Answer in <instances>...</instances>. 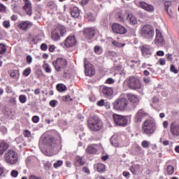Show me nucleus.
Returning <instances> with one entry per match:
<instances>
[{"label": "nucleus", "instance_id": "1", "mask_svg": "<svg viewBox=\"0 0 179 179\" xmlns=\"http://www.w3.org/2000/svg\"><path fill=\"white\" fill-rule=\"evenodd\" d=\"M126 84L127 87L131 90H141L142 89V82L138 77L130 76L126 80Z\"/></svg>", "mask_w": 179, "mask_h": 179}, {"label": "nucleus", "instance_id": "2", "mask_svg": "<svg viewBox=\"0 0 179 179\" xmlns=\"http://www.w3.org/2000/svg\"><path fill=\"white\" fill-rule=\"evenodd\" d=\"M143 133L145 135H152L156 131V123L153 120H146L142 126Z\"/></svg>", "mask_w": 179, "mask_h": 179}, {"label": "nucleus", "instance_id": "3", "mask_svg": "<svg viewBox=\"0 0 179 179\" xmlns=\"http://www.w3.org/2000/svg\"><path fill=\"white\" fill-rule=\"evenodd\" d=\"M113 108L117 111H125L128 108V99L120 98L113 102Z\"/></svg>", "mask_w": 179, "mask_h": 179}, {"label": "nucleus", "instance_id": "4", "mask_svg": "<svg viewBox=\"0 0 179 179\" xmlns=\"http://www.w3.org/2000/svg\"><path fill=\"white\" fill-rule=\"evenodd\" d=\"M52 65L57 72H61L62 69H65L68 66V61L65 58L59 57L52 62Z\"/></svg>", "mask_w": 179, "mask_h": 179}, {"label": "nucleus", "instance_id": "5", "mask_svg": "<svg viewBox=\"0 0 179 179\" xmlns=\"http://www.w3.org/2000/svg\"><path fill=\"white\" fill-rule=\"evenodd\" d=\"M113 118L115 125L117 127H127L128 125V117L118 114H114Z\"/></svg>", "mask_w": 179, "mask_h": 179}, {"label": "nucleus", "instance_id": "6", "mask_svg": "<svg viewBox=\"0 0 179 179\" xmlns=\"http://www.w3.org/2000/svg\"><path fill=\"white\" fill-rule=\"evenodd\" d=\"M141 35L146 38H153V36H155L153 27L150 24L144 25L141 29Z\"/></svg>", "mask_w": 179, "mask_h": 179}, {"label": "nucleus", "instance_id": "7", "mask_svg": "<svg viewBox=\"0 0 179 179\" xmlns=\"http://www.w3.org/2000/svg\"><path fill=\"white\" fill-rule=\"evenodd\" d=\"M5 160L9 164H16L17 163V154L12 150H8L5 154Z\"/></svg>", "mask_w": 179, "mask_h": 179}, {"label": "nucleus", "instance_id": "8", "mask_svg": "<svg viewBox=\"0 0 179 179\" xmlns=\"http://www.w3.org/2000/svg\"><path fill=\"white\" fill-rule=\"evenodd\" d=\"M88 126L92 131H100L103 127V122L99 119L92 118L88 121Z\"/></svg>", "mask_w": 179, "mask_h": 179}, {"label": "nucleus", "instance_id": "9", "mask_svg": "<svg viewBox=\"0 0 179 179\" xmlns=\"http://www.w3.org/2000/svg\"><path fill=\"white\" fill-rule=\"evenodd\" d=\"M84 66H85V73L86 76H94L96 71L93 64L87 62V59H84Z\"/></svg>", "mask_w": 179, "mask_h": 179}, {"label": "nucleus", "instance_id": "10", "mask_svg": "<svg viewBox=\"0 0 179 179\" xmlns=\"http://www.w3.org/2000/svg\"><path fill=\"white\" fill-rule=\"evenodd\" d=\"M43 144L47 146L48 150H52L55 148V139L51 136H47L43 138Z\"/></svg>", "mask_w": 179, "mask_h": 179}, {"label": "nucleus", "instance_id": "11", "mask_svg": "<svg viewBox=\"0 0 179 179\" xmlns=\"http://www.w3.org/2000/svg\"><path fill=\"white\" fill-rule=\"evenodd\" d=\"M112 30L117 34H127V29L120 24H113L112 25Z\"/></svg>", "mask_w": 179, "mask_h": 179}, {"label": "nucleus", "instance_id": "12", "mask_svg": "<svg viewBox=\"0 0 179 179\" xmlns=\"http://www.w3.org/2000/svg\"><path fill=\"white\" fill-rule=\"evenodd\" d=\"M155 43L157 45H164V38H163V34L159 29H156V38L155 39Z\"/></svg>", "mask_w": 179, "mask_h": 179}, {"label": "nucleus", "instance_id": "13", "mask_svg": "<svg viewBox=\"0 0 179 179\" xmlns=\"http://www.w3.org/2000/svg\"><path fill=\"white\" fill-rule=\"evenodd\" d=\"M170 132L173 136H179V124L177 122H173L170 125Z\"/></svg>", "mask_w": 179, "mask_h": 179}, {"label": "nucleus", "instance_id": "14", "mask_svg": "<svg viewBox=\"0 0 179 179\" xmlns=\"http://www.w3.org/2000/svg\"><path fill=\"white\" fill-rule=\"evenodd\" d=\"M139 6L142 9H144V10L149 12V13H153V12H155V6L152 4L147 3L145 1H141L139 3Z\"/></svg>", "mask_w": 179, "mask_h": 179}, {"label": "nucleus", "instance_id": "15", "mask_svg": "<svg viewBox=\"0 0 179 179\" xmlns=\"http://www.w3.org/2000/svg\"><path fill=\"white\" fill-rule=\"evenodd\" d=\"M64 45L67 48L76 45V38L75 36H68L64 42Z\"/></svg>", "mask_w": 179, "mask_h": 179}, {"label": "nucleus", "instance_id": "16", "mask_svg": "<svg viewBox=\"0 0 179 179\" xmlns=\"http://www.w3.org/2000/svg\"><path fill=\"white\" fill-rule=\"evenodd\" d=\"M96 31L92 28H87L84 30V36L87 40H92L94 37Z\"/></svg>", "mask_w": 179, "mask_h": 179}, {"label": "nucleus", "instance_id": "17", "mask_svg": "<svg viewBox=\"0 0 179 179\" xmlns=\"http://www.w3.org/2000/svg\"><path fill=\"white\" fill-rule=\"evenodd\" d=\"M145 117H148V113H146L143 109H140L135 116V120L136 122H141Z\"/></svg>", "mask_w": 179, "mask_h": 179}, {"label": "nucleus", "instance_id": "18", "mask_svg": "<svg viewBox=\"0 0 179 179\" xmlns=\"http://www.w3.org/2000/svg\"><path fill=\"white\" fill-rule=\"evenodd\" d=\"M142 55L145 58H149L150 55H152V49L148 45H143L141 47Z\"/></svg>", "mask_w": 179, "mask_h": 179}, {"label": "nucleus", "instance_id": "19", "mask_svg": "<svg viewBox=\"0 0 179 179\" xmlns=\"http://www.w3.org/2000/svg\"><path fill=\"white\" fill-rule=\"evenodd\" d=\"M25 2L24 6V9L29 16H31V14L33 13V8L31 7V3L29 1V0H24Z\"/></svg>", "mask_w": 179, "mask_h": 179}, {"label": "nucleus", "instance_id": "20", "mask_svg": "<svg viewBox=\"0 0 179 179\" xmlns=\"http://www.w3.org/2000/svg\"><path fill=\"white\" fill-rule=\"evenodd\" d=\"M102 93L103 96H105V97H110L113 96V94L114 93V90L113 89V87H103Z\"/></svg>", "mask_w": 179, "mask_h": 179}, {"label": "nucleus", "instance_id": "21", "mask_svg": "<svg viewBox=\"0 0 179 179\" xmlns=\"http://www.w3.org/2000/svg\"><path fill=\"white\" fill-rule=\"evenodd\" d=\"M127 20H128L131 26H136V24H138V19L132 14H128Z\"/></svg>", "mask_w": 179, "mask_h": 179}, {"label": "nucleus", "instance_id": "22", "mask_svg": "<svg viewBox=\"0 0 179 179\" xmlns=\"http://www.w3.org/2000/svg\"><path fill=\"white\" fill-rule=\"evenodd\" d=\"M18 27L21 29V30H24L26 31L27 30V29H30V27H31V22H29V21H24L20 22L18 24Z\"/></svg>", "mask_w": 179, "mask_h": 179}, {"label": "nucleus", "instance_id": "23", "mask_svg": "<svg viewBox=\"0 0 179 179\" xmlns=\"http://www.w3.org/2000/svg\"><path fill=\"white\" fill-rule=\"evenodd\" d=\"M127 97H128V100H129V101H130V103H132L133 104H135L136 106V104H138L139 99H138L136 95L132 94H128Z\"/></svg>", "mask_w": 179, "mask_h": 179}, {"label": "nucleus", "instance_id": "24", "mask_svg": "<svg viewBox=\"0 0 179 179\" xmlns=\"http://www.w3.org/2000/svg\"><path fill=\"white\" fill-rule=\"evenodd\" d=\"M71 15L72 17L78 18L79 16H80V10L78 7H73L71 10Z\"/></svg>", "mask_w": 179, "mask_h": 179}, {"label": "nucleus", "instance_id": "25", "mask_svg": "<svg viewBox=\"0 0 179 179\" xmlns=\"http://www.w3.org/2000/svg\"><path fill=\"white\" fill-rule=\"evenodd\" d=\"M8 148L9 147L8 143L5 142H0V156H1V155H3V153H5V151L7 150Z\"/></svg>", "mask_w": 179, "mask_h": 179}, {"label": "nucleus", "instance_id": "26", "mask_svg": "<svg viewBox=\"0 0 179 179\" xmlns=\"http://www.w3.org/2000/svg\"><path fill=\"white\" fill-rule=\"evenodd\" d=\"M75 164L76 166H77V167H79V166H84L85 161L83 160V157L80 156H77L76 157Z\"/></svg>", "mask_w": 179, "mask_h": 179}, {"label": "nucleus", "instance_id": "27", "mask_svg": "<svg viewBox=\"0 0 179 179\" xmlns=\"http://www.w3.org/2000/svg\"><path fill=\"white\" fill-rule=\"evenodd\" d=\"M115 18L120 22H124L125 19V15H124V13H122V11L120 10L116 13Z\"/></svg>", "mask_w": 179, "mask_h": 179}, {"label": "nucleus", "instance_id": "28", "mask_svg": "<svg viewBox=\"0 0 179 179\" xmlns=\"http://www.w3.org/2000/svg\"><path fill=\"white\" fill-rule=\"evenodd\" d=\"M51 37L52 40H54L55 41H58V40L61 38V37L59 36V33L57 30H55L52 32Z\"/></svg>", "mask_w": 179, "mask_h": 179}, {"label": "nucleus", "instance_id": "29", "mask_svg": "<svg viewBox=\"0 0 179 179\" xmlns=\"http://www.w3.org/2000/svg\"><path fill=\"white\" fill-rule=\"evenodd\" d=\"M20 76V73H19L18 70H13L10 73V76L13 79H19Z\"/></svg>", "mask_w": 179, "mask_h": 179}, {"label": "nucleus", "instance_id": "30", "mask_svg": "<svg viewBox=\"0 0 179 179\" xmlns=\"http://www.w3.org/2000/svg\"><path fill=\"white\" fill-rule=\"evenodd\" d=\"M86 152L87 153H90V155H92L94 153H96L97 152V150L92 145H90L87 148Z\"/></svg>", "mask_w": 179, "mask_h": 179}, {"label": "nucleus", "instance_id": "31", "mask_svg": "<svg viewBox=\"0 0 179 179\" xmlns=\"http://www.w3.org/2000/svg\"><path fill=\"white\" fill-rule=\"evenodd\" d=\"M57 90L60 92H65L66 90V86L64 84H58L57 85Z\"/></svg>", "mask_w": 179, "mask_h": 179}, {"label": "nucleus", "instance_id": "32", "mask_svg": "<svg viewBox=\"0 0 179 179\" xmlns=\"http://www.w3.org/2000/svg\"><path fill=\"white\" fill-rule=\"evenodd\" d=\"M96 169L99 173H101L104 171V170H106V166H104V164L99 163L97 164Z\"/></svg>", "mask_w": 179, "mask_h": 179}, {"label": "nucleus", "instance_id": "33", "mask_svg": "<svg viewBox=\"0 0 179 179\" xmlns=\"http://www.w3.org/2000/svg\"><path fill=\"white\" fill-rule=\"evenodd\" d=\"M167 174L171 176L174 174V167L171 165H169L166 168Z\"/></svg>", "mask_w": 179, "mask_h": 179}, {"label": "nucleus", "instance_id": "34", "mask_svg": "<svg viewBox=\"0 0 179 179\" xmlns=\"http://www.w3.org/2000/svg\"><path fill=\"white\" fill-rule=\"evenodd\" d=\"M112 44L114 45V47H117V48H122V47L125 46V43H120L117 42V41H113Z\"/></svg>", "mask_w": 179, "mask_h": 179}, {"label": "nucleus", "instance_id": "35", "mask_svg": "<svg viewBox=\"0 0 179 179\" xmlns=\"http://www.w3.org/2000/svg\"><path fill=\"white\" fill-rule=\"evenodd\" d=\"M43 69H45L47 73H51V69L50 68V65L47 63L43 64Z\"/></svg>", "mask_w": 179, "mask_h": 179}, {"label": "nucleus", "instance_id": "36", "mask_svg": "<svg viewBox=\"0 0 179 179\" xmlns=\"http://www.w3.org/2000/svg\"><path fill=\"white\" fill-rule=\"evenodd\" d=\"M87 18L90 22H94L96 20V17L92 14V13H89L87 14Z\"/></svg>", "mask_w": 179, "mask_h": 179}, {"label": "nucleus", "instance_id": "37", "mask_svg": "<svg viewBox=\"0 0 179 179\" xmlns=\"http://www.w3.org/2000/svg\"><path fill=\"white\" fill-rule=\"evenodd\" d=\"M6 52V45L3 43H0V54H5Z\"/></svg>", "mask_w": 179, "mask_h": 179}, {"label": "nucleus", "instance_id": "38", "mask_svg": "<svg viewBox=\"0 0 179 179\" xmlns=\"http://www.w3.org/2000/svg\"><path fill=\"white\" fill-rule=\"evenodd\" d=\"M48 7L50 8V9H57V4L54 1H49L48 3Z\"/></svg>", "mask_w": 179, "mask_h": 179}, {"label": "nucleus", "instance_id": "39", "mask_svg": "<svg viewBox=\"0 0 179 179\" xmlns=\"http://www.w3.org/2000/svg\"><path fill=\"white\" fill-rule=\"evenodd\" d=\"M110 143L111 145H113V146H114L115 148H118L120 146V143H118L117 140L113 139V138L110 139Z\"/></svg>", "mask_w": 179, "mask_h": 179}, {"label": "nucleus", "instance_id": "40", "mask_svg": "<svg viewBox=\"0 0 179 179\" xmlns=\"http://www.w3.org/2000/svg\"><path fill=\"white\" fill-rule=\"evenodd\" d=\"M165 5V10H166L167 13H169V8L171 6V1H166L164 3Z\"/></svg>", "mask_w": 179, "mask_h": 179}, {"label": "nucleus", "instance_id": "41", "mask_svg": "<svg viewBox=\"0 0 179 179\" xmlns=\"http://www.w3.org/2000/svg\"><path fill=\"white\" fill-rule=\"evenodd\" d=\"M3 26L4 29H9V27H10V21L4 20L3 22Z\"/></svg>", "mask_w": 179, "mask_h": 179}, {"label": "nucleus", "instance_id": "42", "mask_svg": "<svg viewBox=\"0 0 179 179\" xmlns=\"http://www.w3.org/2000/svg\"><path fill=\"white\" fill-rule=\"evenodd\" d=\"M31 73V69L30 68H27L23 71L22 75H24V76H29Z\"/></svg>", "mask_w": 179, "mask_h": 179}, {"label": "nucleus", "instance_id": "43", "mask_svg": "<svg viewBox=\"0 0 179 179\" xmlns=\"http://www.w3.org/2000/svg\"><path fill=\"white\" fill-rule=\"evenodd\" d=\"M19 101L22 103L24 104L27 101V98L25 95H20L19 96Z\"/></svg>", "mask_w": 179, "mask_h": 179}, {"label": "nucleus", "instance_id": "44", "mask_svg": "<svg viewBox=\"0 0 179 179\" xmlns=\"http://www.w3.org/2000/svg\"><path fill=\"white\" fill-rule=\"evenodd\" d=\"M62 160H59L57 161V163H55L53 164V167H55V169H58V167H61V165L62 164Z\"/></svg>", "mask_w": 179, "mask_h": 179}, {"label": "nucleus", "instance_id": "45", "mask_svg": "<svg viewBox=\"0 0 179 179\" xmlns=\"http://www.w3.org/2000/svg\"><path fill=\"white\" fill-rule=\"evenodd\" d=\"M141 145L143 148H149V145H150V143H149V141H143Z\"/></svg>", "mask_w": 179, "mask_h": 179}, {"label": "nucleus", "instance_id": "46", "mask_svg": "<svg viewBox=\"0 0 179 179\" xmlns=\"http://www.w3.org/2000/svg\"><path fill=\"white\" fill-rule=\"evenodd\" d=\"M170 71H171V72H173V73H178V70H177V69H176V66H174L173 64L171 65Z\"/></svg>", "mask_w": 179, "mask_h": 179}, {"label": "nucleus", "instance_id": "47", "mask_svg": "<svg viewBox=\"0 0 179 179\" xmlns=\"http://www.w3.org/2000/svg\"><path fill=\"white\" fill-rule=\"evenodd\" d=\"M10 174H11V177H14V178H16V177L19 176V172L16 170H13Z\"/></svg>", "mask_w": 179, "mask_h": 179}, {"label": "nucleus", "instance_id": "48", "mask_svg": "<svg viewBox=\"0 0 179 179\" xmlns=\"http://www.w3.org/2000/svg\"><path fill=\"white\" fill-rule=\"evenodd\" d=\"M94 52H96V54H98V55L101 54V48L99 46H95Z\"/></svg>", "mask_w": 179, "mask_h": 179}, {"label": "nucleus", "instance_id": "49", "mask_svg": "<svg viewBox=\"0 0 179 179\" xmlns=\"http://www.w3.org/2000/svg\"><path fill=\"white\" fill-rule=\"evenodd\" d=\"M40 121V117L37 115H35L32 117V122H34L35 124H37Z\"/></svg>", "mask_w": 179, "mask_h": 179}, {"label": "nucleus", "instance_id": "50", "mask_svg": "<svg viewBox=\"0 0 179 179\" xmlns=\"http://www.w3.org/2000/svg\"><path fill=\"white\" fill-rule=\"evenodd\" d=\"M62 100H63V101H69V100H72V99H71V96L66 95L62 97Z\"/></svg>", "mask_w": 179, "mask_h": 179}, {"label": "nucleus", "instance_id": "51", "mask_svg": "<svg viewBox=\"0 0 179 179\" xmlns=\"http://www.w3.org/2000/svg\"><path fill=\"white\" fill-rule=\"evenodd\" d=\"M48 46H47V44L45 43H42L41 45V50H42V51H47V49H48Z\"/></svg>", "mask_w": 179, "mask_h": 179}, {"label": "nucleus", "instance_id": "52", "mask_svg": "<svg viewBox=\"0 0 179 179\" xmlns=\"http://www.w3.org/2000/svg\"><path fill=\"white\" fill-rule=\"evenodd\" d=\"M6 7L3 4L0 3V12L3 13V12H6Z\"/></svg>", "mask_w": 179, "mask_h": 179}, {"label": "nucleus", "instance_id": "53", "mask_svg": "<svg viewBox=\"0 0 179 179\" xmlns=\"http://www.w3.org/2000/svg\"><path fill=\"white\" fill-rule=\"evenodd\" d=\"M61 36H64L65 33H66V29H65V27H62L59 30Z\"/></svg>", "mask_w": 179, "mask_h": 179}, {"label": "nucleus", "instance_id": "54", "mask_svg": "<svg viewBox=\"0 0 179 179\" xmlns=\"http://www.w3.org/2000/svg\"><path fill=\"white\" fill-rule=\"evenodd\" d=\"M31 135V133H30V131L29 130H25L24 133V136L26 138H29V136Z\"/></svg>", "mask_w": 179, "mask_h": 179}, {"label": "nucleus", "instance_id": "55", "mask_svg": "<svg viewBox=\"0 0 179 179\" xmlns=\"http://www.w3.org/2000/svg\"><path fill=\"white\" fill-rule=\"evenodd\" d=\"M115 80L114 79L110 78H108L106 80V83H108V85H113V83H114Z\"/></svg>", "mask_w": 179, "mask_h": 179}, {"label": "nucleus", "instance_id": "56", "mask_svg": "<svg viewBox=\"0 0 179 179\" xmlns=\"http://www.w3.org/2000/svg\"><path fill=\"white\" fill-rule=\"evenodd\" d=\"M33 61V57H31L30 55L27 56V62L28 64H31Z\"/></svg>", "mask_w": 179, "mask_h": 179}, {"label": "nucleus", "instance_id": "57", "mask_svg": "<svg viewBox=\"0 0 179 179\" xmlns=\"http://www.w3.org/2000/svg\"><path fill=\"white\" fill-rule=\"evenodd\" d=\"M83 171L84 173H85L86 174H90V171L89 169H88L87 167H86V166H84V167L83 168Z\"/></svg>", "mask_w": 179, "mask_h": 179}, {"label": "nucleus", "instance_id": "58", "mask_svg": "<svg viewBox=\"0 0 179 179\" xmlns=\"http://www.w3.org/2000/svg\"><path fill=\"white\" fill-rule=\"evenodd\" d=\"M50 106H51V107H55V106H57V101L55 100H52L50 101Z\"/></svg>", "mask_w": 179, "mask_h": 179}, {"label": "nucleus", "instance_id": "59", "mask_svg": "<svg viewBox=\"0 0 179 179\" xmlns=\"http://www.w3.org/2000/svg\"><path fill=\"white\" fill-rule=\"evenodd\" d=\"M97 106L99 107H102V106H104V99H101V101H99L97 102Z\"/></svg>", "mask_w": 179, "mask_h": 179}, {"label": "nucleus", "instance_id": "60", "mask_svg": "<svg viewBox=\"0 0 179 179\" xmlns=\"http://www.w3.org/2000/svg\"><path fill=\"white\" fill-rule=\"evenodd\" d=\"M166 57H167V60L168 61H173V55L167 54Z\"/></svg>", "mask_w": 179, "mask_h": 179}, {"label": "nucleus", "instance_id": "61", "mask_svg": "<svg viewBox=\"0 0 179 179\" xmlns=\"http://www.w3.org/2000/svg\"><path fill=\"white\" fill-rule=\"evenodd\" d=\"M157 55H158L159 57H163V55H164V52L159 50L157 52Z\"/></svg>", "mask_w": 179, "mask_h": 179}, {"label": "nucleus", "instance_id": "62", "mask_svg": "<svg viewBox=\"0 0 179 179\" xmlns=\"http://www.w3.org/2000/svg\"><path fill=\"white\" fill-rule=\"evenodd\" d=\"M49 51L50 52H54L55 51V45H50L49 48Z\"/></svg>", "mask_w": 179, "mask_h": 179}, {"label": "nucleus", "instance_id": "63", "mask_svg": "<svg viewBox=\"0 0 179 179\" xmlns=\"http://www.w3.org/2000/svg\"><path fill=\"white\" fill-rule=\"evenodd\" d=\"M159 64L161 65H165L166 64V59H160L159 61Z\"/></svg>", "mask_w": 179, "mask_h": 179}, {"label": "nucleus", "instance_id": "64", "mask_svg": "<svg viewBox=\"0 0 179 179\" xmlns=\"http://www.w3.org/2000/svg\"><path fill=\"white\" fill-rule=\"evenodd\" d=\"M29 179H41V177H40V176L37 177L34 175H32L29 177Z\"/></svg>", "mask_w": 179, "mask_h": 179}]
</instances>
